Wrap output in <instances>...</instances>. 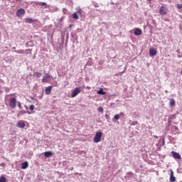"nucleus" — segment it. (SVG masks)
<instances>
[{"label": "nucleus", "mask_w": 182, "mask_h": 182, "mask_svg": "<svg viewBox=\"0 0 182 182\" xmlns=\"http://www.w3.org/2000/svg\"><path fill=\"white\" fill-rule=\"evenodd\" d=\"M38 5H40V6H44L45 8H47L46 6V2H39Z\"/></svg>", "instance_id": "obj_20"}, {"label": "nucleus", "mask_w": 182, "mask_h": 182, "mask_svg": "<svg viewBox=\"0 0 182 182\" xmlns=\"http://www.w3.org/2000/svg\"><path fill=\"white\" fill-rule=\"evenodd\" d=\"M154 139H159L158 136L154 135Z\"/></svg>", "instance_id": "obj_30"}, {"label": "nucleus", "mask_w": 182, "mask_h": 182, "mask_svg": "<svg viewBox=\"0 0 182 182\" xmlns=\"http://www.w3.org/2000/svg\"><path fill=\"white\" fill-rule=\"evenodd\" d=\"M53 87L50 85L46 88L45 93L46 95H50V92H52Z\"/></svg>", "instance_id": "obj_11"}, {"label": "nucleus", "mask_w": 182, "mask_h": 182, "mask_svg": "<svg viewBox=\"0 0 182 182\" xmlns=\"http://www.w3.org/2000/svg\"><path fill=\"white\" fill-rule=\"evenodd\" d=\"M9 106L12 107V109H15L16 107V98L12 97L10 99Z\"/></svg>", "instance_id": "obj_4"}, {"label": "nucleus", "mask_w": 182, "mask_h": 182, "mask_svg": "<svg viewBox=\"0 0 182 182\" xmlns=\"http://www.w3.org/2000/svg\"><path fill=\"white\" fill-rule=\"evenodd\" d=\"M28 114H31V113L29 112V111L27 112Z\"/></svg>", "instance_id": "obj_33"}, {"label": "nucleus", "mask_w": 182, "mask_h": 182, "mask_svg": "<svg viewBox=\"0 0 182 182\" xmlns=\"http://www.w3.org/2000/svg\"><path fill=\"white\" fill-rule=\"evenodd\" d=\"M50 79V75L49 74H46L43 76L42 82L43 83H48Z\"/></svg>", "instance_id": "obj_6"}, {"label": "nucleus", "mask_w": 182, "mask_h": 182, "mask_svg": "<svg viewBox=\"0 0 182 182\" xmlns=\"http://www.w3.org/2000/svg\"><path fill=\"white\" fill-rule=\"evenodd\" d=\"M82 10L80 9H78L76 12H75V14H77V15H81V14H82V11H81Z\"/></svg>", "instance_id": "obj_24"}, {"label": "nucleus", "mask_w": 182, "mask_h": 182, "mask_svg": "<svg viewBox=\"0 0 182 182\" xmlns=\"http://www.w3.org/2000/svg\"><path fill=\"white\" fill-rule=\"evenodd\" d=\"M0 182H6V178L4 176L0 177Z\"/></svg>", "instance_id": "obj_19"}, {"label": "nucleus", "mask_w": 182, "mask_h": 182, "mask_svg": "<svg viewBox=\"0 0 182 182\" xmlns=\"http://www.w3.org/2000/svg\"><path fill=\"white\" fill-rule=\"evenodd\" d=\"M29 109L30 110H35V105H30Z\"/></svg>", "instance_id": "obj_25"}, {"label": "nucleus", "mask_w": 182, "mask_h": 182, "mask_svg": "<svg viewBox=\"0 0 182 182\" xmlns=\"http://www.w3.org/2000/svg\"><path fill=\"white\" fill-rule=\"evenodd\" d=\"M149 55L151 56H156L157 55V50L154 48H151L149 49Z\"/></svg>", "instance_id": "obj_8"}, {"label": "nucleus", "mask_w": 182, "mask_h": 182, "mask_svg": "<svg viewBox=\"0 0 182 182\" xmlns=\"http://www.w3.org/2000/svg\"><path fill=\"white\" fill-rule=\"evenodd\" d=\"M73 19H79V16L77 15V13H74L73 14Z\"/></svg>", "instance_id": "obj_21"}, {"label": "nucleus", "mask_w": 182, "mask_h": 182, "mask_svg": "<svg viewBox=\"0 0 182 182\" xmlns=\"http://www.w3.org/2000/svg\"><path fill=\"white\" fill-rule=\"evenodd\" d=\"M26 126V124H25V121L21 120L16 124V127L19 129H23Z\"/></svg>", "instance_id": "obj_5"}, {"label": "nucleus", "mask_w": 182, "mask_h": 182, "mask_svg": "<svg viewBox=\"0 0 182 182\" xmlns=\"http://www.w3.org/2000/svg\"><path fill=\"white\" fill-rule=\"evenodd\" d=\"M97 95H106V92L103 91L102 88H100V90L97 91Z\"/></svg>", "instance_id": "obj_18"}, {"label": "nucleus", "mask_w": 182, "mask_h": 182, "mask_svg": "<svg viewBox=\"0 0 182 182\" xmlns=\"http://www.w3.org/2000/svg\"><path fill=\"white\" fill-rule=\"evenodd\" d=\"M17 53H25V51H23V50H20L18 51H17Z\"/></svg>", "instance_id": "obj_27"}, {"label": "nucleus", "mask_w": 182, "mask_h": 182, "mask_svg": "<svg viewBox=\"0 0 182 182\" xmlns=\"http://www.w3.org/2000/svg\"><path fill=\"white\" fill-rule=\"evenodd\" d=\"M28 167H29V164L28 163V161H25L21 164V168L23 170L28 168Z\"/></svg>", "instance_id": "obj_12"}, {"label": "nucleus", "mask_w": 182, "mask_h": 182, "mask_svg": "<svg viewBox=\"0 0 182 182\" xmlns=\"http://www.w3.org/2000/svg\"><path fill=\"white\" fill-rule=\"evenodd\" d=\"M80 92H82V89L80 88V87H75L74 90L72 92L71 97H76L77 95H79V93H80Z\"/></svg>", "instance_id": "obj_3"}, {"label": "nucleus", "mask_w": 182, "mask_h": 182, "mask_svg": "<svg viewBox=\"0 0 182 182\" xmlns=\"http://www.w3.org/2000/svg\"><path fill=\"white\" fill-rule=\"evenodd\" d=\"M169 105L171 107L176 106V100H174V99H171Z\"/></svg>", "instance_id": "obj_16"}, {"label": "nucleus", "mask_w": 182, "mask_h": 182, "mask_svg": "<svg viewBox=\"0 0 182 182\" xmlns=\"http://www.w3.org/2000/svg\"><path fill=\"white\" fill-rule=\"evenodd\" d=\"M26 22L28 23H35L36 22V20L33 19L32 18H26Z\"/></svg>", "instance_id": "obj_15"}, {"label": "nucleus", "mask_w": 182, "mask_h": 182, "mask_svg": "<svg viewBox=\"0 0 182 182\" xmlns=\"http://www.w3.org/2000/svg\"><path fill=\"white\" fill-rule=\"evenodd\" d=\"M62 20H63V19L61 18L60 22H62Z\"/></svg>", "instance_id": "obj_37"}, {"label": "nucleus", "mask_w": 182, "mask_h": 182, "mask_svg": "<svg viewBox=\"0 0 182 182\" xmlns=\"http://www.w3.org/2000/svg\"><path fill=\"white\" fill-rule=\"evenodd\" d=\"M168 1L170 3V2H171V0H168Z\"/></svg>", "instance_id": "obj_34"}, {"label": "nucleus", "mask_w": 182, "mask_h": 182, "mask_svg": "<svg viewBox=\"0 0 182 182\" xmlns=\"http://www.w3.org/2000/svg\"><path fill=\"white\" fill-rule=\"evenodd\" d=\"M53 155V152L50 151L44 152V156L46 158L52 157Z\"/></svg>", "instance_id": "obj_14"}, {"label": "nucleus", "mask_w": 182, "mask_h": 182, "mask_svg": "<svg viewBox=\"0 0 182 182\" xmlns=\"http://www.w3.org/2000/svg\"><path fill=\"white\" fill-rule=\"evenodd\" d=\"M119 117H120V115H119V114H115V115L114 116V119L115 120H119Z\"/></svg>", "instance_id": "obj_23"}, {"label": "nucleus", "mask_w": 182, "mask_h": 182, "mask_svg": "<svg viewBox=\"0 0 182 182\" xmlns=\"http://www.w3.org/2000/svg\"><path fill=\"white\" fill-rule=\"evenodd\" d=\"M16 2H21V0H16Z\"/></svg>", "instance_id": "obj_32"}, {"label": "nucleus", "mask_w": 182, "mask_h": 182, "mask_svg": "<svg viewBox=\"0 0 182 182\" xmlns=\"http://www.w3.org/2000/svg\"><path fill=\"white\" fill-rule=\"evenodd\" d=\"M72 27V25H70V28Z\"/></svg>", "instance_id": "obj_36"}, {"label": "nucleus", "mask_w": 182, "mask_h": 182, "mask_svg": "<svg viewBox=\"0 0 182 182\" xmlns=\"http://www.w3.org/2000/svg\"><path fill=\"white\" fill-rule=\"evenodd\" d=\"M56 11H58V8L57 7H55V12H56Z\"/></svg>", "instance_id": "obj_31"}, {"label": "nucleus", "mask_w": 182, "mask_h": 182, "mask_svg": "<svg viewBox=\"0 0 182 182\" xmlns=\"http://www.w3.org/2000/svg\"><path fill=\"white\" fill-rule=\"evenodd\" d=\"M176 8L178 9H182V4H176Z\"/></svg>", "instance_id": "obj_26"}, {"label": "nucleus", "mask_w": 182, "mask_h": 182, "mask_svg": "<svg viewBox=\"0 0 182 182\" xmlns=\"http://www.w3.org/2000/svg\"><path fill=\"white\" fill-rule=\"evenodd\" d=\"M171 182L176 181V177H174V173L173 172V170L171 169V176L169 178Z\"/></svg>", "instance_id": "obj_13"}, {"label": "nucleus", "mask_w": 182, "mask_h": 182, "mask_svg": "<svg viewBox=\"0 0 182 182\" xmlns=\"http://www.w3.org/2000/svg\"><path fill=\"white\" fill-rule=\"evenodd\" d=\"M143 33V31L140 28H135L134 34L135 36H139V35H141Z\"/></svg>", "instance_id": "obj_10"}, {"label": "nucleus", "mask_w": 182, "mask_h": 182, "mask_svg": "<svg viewBox=\"0 0 182 182\" xmlns=\"http://www.w3.org/2000/svg\"><path fill=\"white\" fill-rule=\"evenodd\" d=\"M171 154H172L173 157H174L175 159H176L178 160H181V156H180V154L173 151L171 152Z\"/></svg>", "instance_id": "obj_9"}, {"label": "nucleus", "mask_w": 182, "mask_h": 182, "mask_svg": "<svg viewBox=\"0 0 182 182\" xmlns=\"http://www.w3.org/2000/svg\"><path fill=\"white\" fill-rule=\"evenodd\" d=\"M25 14H26V11L23 9H19L17 10L16 15L18 16V18H23L25 16Z\"/></svg>", "instance_id": "obj_2"}, {"label": "nucleus", "mask_w": 182, "mask_h": 182, "mask_svg": "<svg viewBox=\"0 0 182 182\" xmlns=\"http://www.w3.org/2000/svg\"><path fill=\"white\" fill-rule=\"evenodd\" d=\"M33 76L34 77H41V76H42V74L39 72H36L33 73Z\"/></svg>", "instance_id": "obj_17"}, {"label": "nucleus", "mask_w": 182, "mask_h": 182, "mask_svg": "<svg viewBox=\"0 0 182 182\" xmlns=\"http://www.w3.org/2000/svg\"><path fill=\"white\" fill-rule=\"evenodd\" d=\"M97 111H98L100 113H103V112H104L103 107H100L97 109Z\"/></svg>", "instance_id": "obj_22"}, {"label": "nucleus", "mask_w": 182, "mask_h": 182, "mask_svg": "<svg viewBox=\"0 0 182 182\" xmlns=\"http://www.w3.org/2000/svg\"><path fill=\"white\" fill-rule=\"evenodd\" d=\"M102 136H103V132H97L93 139L94 143L100 142L102 140Z\"/></svg>", "instance_id": "obj_1"}, {"label": "nucleus", "mask_w": 182, "mask_h": 182, "mask_svg": "<svg viewBox=\"0 0 182 182\" xmlns=\"http://www.w3.org/2000/svg\"><path fill=\"white\" fill-rule=\"evenodd\" d=\"M159 14L161 15H167V9L165 6H161L159 9Z\"/></svg>", "instance_id": "obj_7"}, {"label": "nucleus", "mask_w": 182, "mask_h": 182, "mask_svg": "<svg viewBox=\"0 0 182 182\" xmlns=\"http://www.w3.org/2000/svg\"><path fill=\"white\" fill-rule=\"evenodd\" d=\"M119 116H124V112H121V113L119 114Z\"/></svg>", "instance_id": "obj_29"}, {"label": "nucleus", "mask_w": 182, "mask_h": 182, "mask_svg": "<svg viewBox=\"0 0 182 182\" xmlns=\"http://www.w3.org/2000/svg\"><path fill=\"white\" fill-rule=\"evenodd\" d=\"M66 11H67L66 9H63V14H66Z\"/></svg>", "instance_id": "obj_28"}, {"label": "nucleus", "mask_w": 182, "mask_h": 182, "mask_svg": "<svg viewBox=\"0 0 182 182\" xmlns=\"http://www.w3.org/2000/svg\"><path fill=\"white\" fill-rule=\"evenodd\" d=\"M11 96H14V94H11Z\"/></svg>", "instance_id": "obj_35"}]
</instances>
